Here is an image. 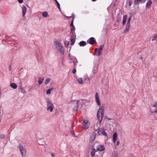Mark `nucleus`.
Instances as JSON below:
<instances>
[{"instance_id": "nucleus-1", "label": "nucleus", "mask_w": 157, "mask_h": 157, "mask_svg": "<svg viewBox=\"0 0 157 157\" xmlns=\"http://www.w3.org/2000/svg\"><path fill=\"white\" fill-rule=\"evenodd\" d=\"M90 102L89 100H81L77 101L75 105V107L73 108V110L74 111H76L78 109V106L81 105H82L83 103H89Z\"/></svg>"}, {"instance_id": "nucleus-2", "label": "nucleus", "mask_w": 157, "mask_h": 157, "mask_svg": "<svg viewBox=\"0 0 157 157\" xmlns=\"http://www.w3.org/2000/svg\"><path fill=\"white\" fill-rule=\"evenodd\" d=\"M104 107L102 106L101 108L99 109V122L100 123L101 122L102 120V117L104 115Z\"/></svg>"}, {"instance_id": "nucleus-3", "label": "nucleus", "mask_w": 157, "mask_h": 157, "mask_svg": "<svg viewBox=\"0 0 157 157\" xmlns=\"http://www.w3.org/2000/svg\"><path fill=\"white\" fill-rule=\"evenodd\" d=\"M56 48L60 52V53L63 54L64 51L61 44L58 41L56 42Z\"/></svg>"}, {"instance_id": "nucleus-4", "label": "nucleus", "mask_w": 157, "mask_h": 157, "mask_svg": "<svg viewBox=\"0 0 157 157\" xmlns=\"http://www.w3.org/2000/svg\"><path fill=\"white\" fill-rule=\"evenodd\" d=\"M20 152L22 157H25L26 153V150L23 146H20L19 147Z\"/></svg>"}, {"instance_id": "nucleus-5", "label": "nucleus", "mask_w": 157, "mask_h": 157, "mask_svg": "<svg viewBox=\"0 0 157 157\" xmlns=\"http://www.w3.org/2000/svg\"><path fill=\"white\" fill-rule=\"evenodd\" d=\"M83 128L84 129L86 130L89 128L90 125V123L88 121L84 120H83Z\"/></svg>"}, {"instance_id": "nucleus-6", "label": "nucleus", "mask_w": 157, "mask_h": 157, "mask_svg": "<svg viewBox=\"0 0 157 157\" xmlns=\"http://www.w3.org/2000/svg\"><path fill=\"white\" fill-rule=\"evenodd\" d=\"M87 42L88 43L92 44H94L96 42V41L94 38L91 37L89 39L87 40Z\"/></svg>"}, {"instance_id": "nucleus-7", "label": "nucleus", "mask_w": 157, "mask_h": 157, "mask_svg": "<svg viewBox=\"0 0 157 157\" xmlns=\"http://www.w3.org/2000/svg\"><path fill=\"white\" fill-rule=\"evenodd\" d=\"M96 136V133L93 132L91 135L90 141V142H92L95 139Z\"/></svg>"}, {"instance_id": "nucleus-8", "label": "nucleus", "mask_w": 157, "mask_h": 157, "mask_svg": "<svg viewBox=\"0 0 157 157\" xmlns=\"http://www.w3.org/2000/svg\"><path fill=\"white\" fill-rule=\"evenodd\" d=\"M131 26L130 24H126V25L123 33H126L128 32L129 29L130 27Z\"/></svg>"}, {"instance_id": "nucleus-9", "label": "nucleus", "mask_w": 157, "mask_h": 157, "mask_svg": "<svg viewBox=\"0 0 157 157\" xmlns=\"http://www.w3.org/2000/svg\"><path fill=\"white\" fill-rule=\"evenodd\" d=\"M117 133L116 132H115L113 133V140L114 143H115L117 139Z\"/></svg>"}, {"instance_id": "nucleus-10", "label": "nucleus", "mask_w": 157, "mask_h": 157, "mask_svg": "<svg viewBox=\"0 0 157 157\" xmlns=\"http://www.w3.org/2000/svg\"><path fill=\"white\" fill-rule=\"evenodd\" d=\"M98 151V148L97 147L96 150H95L94 148L92 149L91 155L92 156H93L95 155V153L96 151Z\"/></svg>"}, {"instance_id": "nucleus-11", "label": "nucleus", "mask_w": 157, "mask_h": 157, "mask_svg": "<svg viewBox=\"0 0 157 157\" xmlns=\"http://www.w3.org/2000/svg\"><path fill=\"white\" fill-rule=\"evenodd\" d=\"M98 64H96L94 66L93 72L94 74L96 73L98 71Z\"/></svg>"}, {"instance_id": "nucleus-12", "label": "nucleus", "mask_w": 157, "mask_h": 157, "mask_svg": "<svg viewBox=\"0 0 157 157\" xmlns=\"http://www.w3.org/2000/svg\"><path fill=\"white\" fill-rule=\"evenodd\" d=\"M27 12V9L25 6H23L22 7V15L24 17Z\"/></svg>"}, {"instance_id": "nucleus-13", "label": "nucleus", "mask_w": 157, "mask_h": 157, "mask_svg": "<svg viewBox=\"0 0 157 157\" xmlns=\"http://www.w3.org/2000/svg\"><path fill=\"white\" fill-rule=\"evenodd\" d=\"M127 15H125L123 16V20L122 22L123 25H124L125 24L126 21L127 19Z\"/></svg>"}, {"instance_id": "nucleus-14", "label": "nucleus", "mask_w": 157, "mask_h": 157, "mask_svg": "<svg viewBox=\"0 0 157 157\" xmlns=\"http://www.w3.org/2000/svg\"><path fill=\"white\" fill-rule=\"evenodd\" d=\"M56 88L54 87H52L48 89L46 91V93L47 94H50L51 93V91L54 90H55Z\"/></svg>"}, {"instance_id": "nucleus-15", "label": "nucleus", "mask_w": 157, "mask_h": 157, "mask_svg": "<svg viewBox=\"0 0 157 157\" xmlns=\"http://www.w3.org/2000/svg\"><path fill=\"white\" fill-rule=\"evenodd\" d=\"M105 147L103 145H99V151H101L105 150Z\"/></svg>"}, {"instance_id": "nucleus-16", "label": "nucleus", "mask_w": 157, "mask_h": 157, "mask_svg": "<svg viewBox=\"0 0 157 157\" xmlns=\"http://www.w3.org/2000/svg\"><path fill=\"white\" fill-rule=\"evenodd\" d=\"M47 106H54L53 104L52 103V101L48 99L47 101Z\"/></svg>"}, {"instance_id": "nucleus-17", "label": "nucleus", "mask_w": 157, "mask_h": 157, "mask_svg": "<svg viewBox=\"0 0 157 157\" xmlns=\"http://www.w3.org/2000/svg\"><path fill=\"white\" fill-rule=\"evenodd\" d=\"M100 132L101 133V134H102L103 135L106 136V137L108 136V135L105 132V131H101L100 130V129H99V133ZM100 134L99 133V135Z\"/></svg>"}, {"instance_id": "nucleus-18", "label": "nucleus", "mask_w": 157, "mask_h": 157, "mask_svg": "<svg viewBox=\"0 0 157 157\" xmlns=\"http://www.w3.org/2000/svg\"><path fill=\"white\" fill-rule=\"evenodd\" d=\"M79 44L80 46H84L86 45V42L85 41H82L79 43Z\"/></svg>"}, {"instance_id": "nucleus-19", "label": "nucleus", "mask_w": 157, "mask_h": 157, "mask_svg": "<svg viewBox=\"0 0 157 157\" xmlns=\"http://www.w3.org/2000/svg\"><path fill=\"white\" fill-rule=\"evenodd\" d=\"M104 45H100L99 47V56L101 54V51Z\"/></svg>"}, {"instance_id": "nucleus-20", "label": "nucleus", "mask_w": 157, "mask_h": 157, "mask_svg": "<svg viewBox=\"0 0 157 157\" xmlns=\"http://www.w3.org/2000/svg\"><path fill=\"white\" fill-rule=\"evenodd\" d=\"M10 86L12 88L14 89H16L17 87V86L16 84L13 83H11Z\"/></svg>"}, {"instance_id": "nucleus-21", "label": "nucleus", "mask_w": 157, "mask_h": 157, "mask_svg": "<svg viewBox=\"0 0 157 157\" xmlns=\"http://www.w3.org/2000/svg\"><path fill=\"white\" fill-rule=\"evenodd\" d=\"M152 3V2L150 0L148 1L146 3V7L148 8Z\"/></svg>"}, {"instance_id": "nucleus-22", "label": "nucleus", "mask_w": 157, "mask_h": 157, "mask_svg": "<svg viewBox=\"0 0 157 157\" xmlns=\"http://www.w3.org/2000/svg\"><path fill=\"white\" fill-rule=\"evenodd\" d=\"M44 79L43 77H40L39 78L38 80V83L39 85H41L43 82Z\"/></svg>"}, {"instance_id": "nucleus-23", "label": "nucleus", "mask_w": 157, "mask_h": 157, "mask_svg": "<svg viewBox=\"0 0 157 157\" xmlns=\"http://www.w3.org/2000/svg\"><path fill=\"white\" fill-rule=\"evenodd\" d=\"M54 106H47V110L48 111L49 110L50 112H52L53 111V108Z\"/></svg>"}, {"instance_id": "nucleus-24", "label": "nucleus", "mask_w": 157, "mask_h": 157, "mask_svg": "<svg viewBox=\"0 0 157 157\" xmlns=\"http://www.w3.org/2000/svg\"><path fill=\"white\" fill-rule=\"evenodd\" d=\"M18 89L21 90V92L23 94H25L26 93L24 89L22 88L21 86H19L18 87Z\"/></svg>"}, {"instance_id": "nucleus-25", "label": "nucleus", "mask_w": 157, "mask_h": 157, "mask_svg": "<svg viewBox=\"0 0 157 157\" xmlns=\"http://www.w3.org/2000/svg\"><path fill=\"white\" fill-rule=\"evenodd\" d=\"M98 122L96 124L94 125V128L95 131L97 132V133H98V131H97L98 130Z\"/></svg>"}, {"instance_id": "nucleus-26", "label": "nucleus", "mask_w": 157, "mask_h": 157, "mask_svg": "<svg viewBox=\"0 0 157 157\" xmlns=\"http://www.w3.org/2000/svg\"><path fill=\"white\" fill-rule=\"evenodd\" d=\"M48 15V13L46 12H43L42 13V16L44 17H46Z\"/></svg>"}, {"instance_id": "nucleus-27", "label": "nucleus", "mask_w": 157, "mask_h": 157, "mask_svg": "<svg viewBox=\"0 0 157 157\" xmlns=\"http://www.w3.org/2000/svg\"><path fill=\"white\" fill-rule=\"evenodd\" d=\"M112 157H117V154L116 152L114 151L112 153Z\"/></svg>"}, {"instance_id": "nucleus-28", "label": "nucleus", "mask_w": 157, "mask_h": 157, "mask_svg": "<svg viewBox=\"0 0 157 157\" xmlns=\"http://www.w3.org/2000/svg\"><path fill=\"white\" fill-rule=\"evenodd\" d=\"M95 99L97 104L98 105V92L96 93Z\"/></svg>"}, {"instance_id": "nucleus-29", "label": "nucleus", "mask_w": 157, "mask_h": 157, "mask_svg": "<svg viewBox=\"0 0 157 157\" xmlns=\"http://www.w3.org/2000/svg\"><path fill=\"white\" fill-rule=\"evenodd\" d=\"M71 41V45H73L75 42V40L74 39H71L70 40Z\"/></svg>"}, {"instance_id": "nucleus-30", "label": "nucleus", "mask_w": 157, "mask_h": 157, "mask_svg": "<svg viewBox=\"0 0 157 157\" xmlns=\"http://www.w3.org/2000/svg\"><path fill=\"white\" fill-rule=\"evenodd\" d=\"M78 81L79 84H82L83 83V80L81 78H78Z\"/></svg>"}, {"instance_id": "nucleus-31", "label": "nucleus", "mask_w": 157, "mask_h": 157, "mask_svg": "<svg viewBox=\"0 0 157 157\" xmlns=\"http://www.w3.org/2000/svg\"><path fill=\"white\" fill-rule=\"evenodd\" d=\"M50 80H51L50 78H48L46 79L45 80V83L46 84H48Z\"/></svg>"}, {"instance_id": "nucleus-32", "label": "nucleus", "mask_w": 157, "mask_h": 157, "mask_svg": "<svg viewBox=\"0 0 157 157\" xmlns=\"http://www.w3.org/2000/svg\"><path fill=\"white\" fill-rule=\"evenodd\" d=\"M95 53H94L93 55H96L97 56H98V50H97V48H96L95 50Z\"/></svg>"}, {"instance_id": "nucleus-33", "label": "nucleus", "mask_w": 157, "mask_h": 157, "mask_svg": "<svg viewBox=\"0 0 157 157\" xmlns=\"http://www.w3.org/2000/svg\"><path fill=\"white\" fill-rule=\"evenodd\" d=\"M55 2H56L57 5V7L58 8L60 9V4L59 2L57 1V0H55Z\"/></svg>"}, {"instance_id": "nucleus-34", "label": "nucleus", "mask_w": 157, "mask_h": 157, "mask_svg": "<svg viewBox=\"0 0 157 157\" xmlns=\"http://www.w3.org/2000/svg\"><path fill=\"white\" fill-rule=\"evenodd\" d=\"M5 137V135L3 134H0V139H2Z\"/></svg>"}, {"instance_id": "nucleus-35", "label": "nucleus", "mask_w": 157, "mask_h": 157, "mask_svg": "<svg viewBox=\"0 0 157 157\" xmlns=\"http://www.w3.org/2000/svg\"><path fill=\"white\" fill-rule=\"evenodd\" d=\"M65 46L67 47L69 44V42L68 41H66L64 42Z\"/></svg>"}, {"instance_id": "nucleus-36", "label": "nucleus", "mask_w": 157, "mask_h": 157, "mask_svg": "<svg viewBox=\"0 0 157 157\" xmlns=\"http://www.w3.org/2000/svg\"><path fill=\"white\" fill-rule=\"evenodd\" d=\"M131 20V17H130L128 19V21L127 22V24H130V21Z\"/></svg>"}, {"instance_id": "nucleus-37", "label": "nucleus", "mask_w": 157, "mask_h": 157, "mask_svg": "<svg viewBox=\"0 0 157 157\" xmlns=\"http://www.w3.org/2000/svg\"><path fill=\"white\" fill-rule=\"evenodd\" d=\"M132 0H128L129 5V6H131L132 5Z\"/></svg>"}, {"instance_id": "nucleus-38", "label": "nucleus", "mask_w": 157, "mask_h": 157, "mask_svg": "<svg viewBox=\"0 0 157 157\" xmlns=\"http://www.w3.org/2000/svg\"><path fill=\"white\" fill-rule=\"evenodd\" d=\"M137 4H139V3H138V2H137V1H136V0H135L134 1V5H137Z\"/></svg>"}, {"instance_id": "nucleus-39", "label": "nucleus", "mask_w": 157, "mask_h": 157, "mask_svg": "<svg viewBox=\"0 0 157 157\" xmlns=\"http://www.w3.org/2000/svg\"><path fill=\"white\" fill-rule=\"evenodd\" d=\"M153 106L155 107V108H157V101L155 102Z\"/></svg>"}, {"instance_id": "nucleus-40", "label": "nucleus", "mask_w": 157, "mask_h": 157, "mask_svg": "<svg viewBox=\"0 0 157 157\" xmlns=\"http://www.w3.org/2000/svg\"><path fill=\"white\" fill-rule=\"evenodd\" d=\"M76 72V69L75 68L73 70V71H72L73 74H75V73Z\"/></svg>"}, {"instance_id": "nucleus-41", "label": "nucleus", "mask_w": 157, "mask_h": 157, "mask_svg": "<svg viewBox=\"0 0 157 157\" xmlns=\"http://www.w3.org/2000/svg\"><path fill=\"white\" fill-rule=\"evenodd\" d=\"M18 0V2L20 3H21L23 2V0Z\"/></svg>"}, {"instance_id": "nucleus-42", "label": "nucleus", "mask_w": 157, "mask_h": 157, "mask_svg": "<svg viewBox=\"0 0 157 157\" xmlns=\"http://www.w3.org/2000/svg\"><path fill=\"white\" fill-rule=\"evenodd\" d=\"M73 20H74V19H73V20L71 22V26H74V25H73Z\"/></svg>"}, {"instance_id": "nucleus-43", "label": "nucleus", "mask_w": 157, "mask_h": 157, "mask_svg": "<svg viewBox=\"0 0 157 157\" xmlns=\"http://www.w3.org/2000/svg\"><path fill=\"white\" fill-rule=\"evenodd\" d=\"M154 37H155V40L157 41V35L154 36Z\"/></svg>"}, {"instance_id": "nucleus-44", "label": "nucleus", "mask_w": 157, "mask_h": 157, "mask_svg": "<svg viewBox=\"0 0 157 157\" xmlns=\"http://www.w3.org/2000/svg\"><path fill=\"white\" fill-rule=\"evenodd\" d=\"M2 111V107L1 106V105H0V114L1 113Z\"/></svg>"}, {"instance_id": "nucleus-45", "label": "nucleus", "mask_w": 157, "mask_h": 157, "mask_svg": "<svg viewBox=\"0 0 157 157\" xmlns=\"http://www.w3.org/2000/svg\"><path fill=\"white\" fill-rule=\"evenodd\" d=\"M119 143H120L119 141H117V144H116L117 146H118L119 144Z\"/></svg>"}, {"instance_id": "nucleus-46", "label": "nucleus", "mask_w": 157, "mask_h": 157, "mask_svg": "<svg viewBox=\"0 0 157 157\" xmlns=\"http://www.w3.org/2000/svg\"><path fill=\"white\" fill-rule=\"evenodd\" d=\"M156 40L155 37H154V36L153 37V38L151 39V41H153L154 40Z\"/></svg>"}, {"instance_id": "nucleus-47", "label": "nucleus", "mask_w": 157, "mask_h": 157, "mask_svg": "<svg viewBox=\"0 0 157 157\" xmlns=\"http://www.w3.org/2000/svg\"><path fill=\"white\" fill-rule=\"evenodd\" d=\"M75 102V101H71V104L74 103V102Z\"/></svg>"}, {"instance_id": "nucleus-48", "label": "nucleus", "mask_w": 157, "mask_h": 157, "mask_svg": "<svg viewBox=\"0 0 157 157\" xmlns=\"http://www.w3.org/2000/svg\"><path fill=\"white\" fill-rule=\"evenodd\" d=\"M51 155H52V156L53 157H54V156H55V154L53 153H51Z\"/></svg>"}, {"instance_id": "nucleus-49", "label": "nucleus", "mask_w": 157, "mask_h": 157, "mask_svg": "<svg viewBox=\"0 0 157 157\" xmlns=\"http://www.w3.org/2000/svg\"><path fill=\"white\" fill-rule=\"evenodd\" d=\"M101 105V103L100 102L99 99V106H100Z\"/></svg>"}, {"instance_id": "nucleus-50", "label": "nucleus", "mask_w": 157, "mask_h": 157, "mask_svg": "<svg viewBox=\"0 0 157 157\" xmlns=\"http://www.w3.org/2000/svg\"><path fill=\"white\" fill-rule=\"evenodd\" d=\"M11 65H10V67H9V71H10L11 70Z\"/></svg>"}, {"instance_id": "nucleus-51", "label": "nucleus", "mask_w": 157, "mask_h": 157, "mask_svg": "<svg viewBox=\"0 0 157 157\" xmlns=\"http://www.w3.org/2000/svg\"><path fill=\"white\" fill-rule=\"evenodd\" d=\"M154 112L155 113H156L157 114V110H156L155 111H154Z\"/></svg>"}, {"instance_id": "nucleus-52", "label": "nucleus", "mask_w": 157, "mask_h": 157, "mask_svg": "<svg viewBox=\"0 0 157 157\" xmlns=\"http://www.w3.org/2000/svg\"><path fill=\"white\" fill-rule=\"evenodd\" d=\"M121 21V20L120 19H118L117 21V22H119L120 21Z\"/></svg>"}, {"instance_id": "nucleus-53", "label": "nucleus", "mask_w": 157, "mask_h": 157, "mask_svg": "<svg viewBox=\"0 0 157 157\" xmlns=\"http://www.w3.org/2000/svg\"><path fill=\"white\" fill-rule=\"evenodd\" d=\"M97 117L98 118V111L97 112Z\"/></svg>"}, {"instance_id": "nucleus-54", "label": "nucleus", "mask_w": 157, "mask_h": 157, "mask_svg": "<svg viewBox=\"0 0 157 157\" xmlns=\"http://www.w3.org/2000/svg\"><path fill=\"white\" fill-rule=\"evenodd\" d=\"M107 119H108L109 120H112V119L111 118H107Z\"/></svg>"}, {"instance_id": "nucleus-55", "label": "nucleus", "mask_w": 157, "mask_h": 157, "mask_svg": "<svg viewBox=\"0 0 157 157\" xmlns=\"http://www.w3.org/2000/svg\"><path fill=\"white\" fill-rule=\"evenodd\" d=\"M141 0H136V1H137V2H140Z\"/></svg>"}, {"instance_id": "nucleus-56", "label": "nucleus", "mask_w": 157, "mask_h": 157, "mask_svg": "<svg viewBox=\"0 0 157 157\" xmlns=\"http://www.w3.org/2000/svg\"><path fill=\"white\" fill-rule=\"evenodd\" d=\"M66 17H72V16H69V17L66 16Z\"/></svg>"}, {"instance_id": "nucleus-57", "label": "nucleus", "mask_w": 157, "mask_h": 157, "mask_svg": "<svg viewBox=\"0 0 157 157\" xmlns=\"http://www.w3.org/2000/svg\"><path fill=\"white\" fill-rule=\"evenodd\" d=\"M96 0H92V1L93 2H95L96 1Z\"/></svg>"}, {"instance_id": "nucleus-58", "label": "nucleus", "mask_w": 157, "mask_h": 157, "mask_svg": "<svg viewBox=\"0 0 157 157\" xmlns=\"http://www.w3.org/2000/svg\"><path fill=\"white\" fill-rule=\"evenodd\" d=\"M16 43H18V41H16Z\"/></svg>"}, {"instance_id": "nucleus-59", "label": "nucleus", "mask_w": 157, "mask_h": 157, "mask_svg": "<svg viewBox=\"0 0 157 157\" xmlns=\"http://www.w3.org/2000/svg\"><path fill=\"white\" fill-rule=\"evenodd\" d=\"M141 59H142V57H141Z\"/></svg>"}, {"instance_id": "nucleus-60", "label": "nucleus", "mask_w": 157, "mask_h": 157, "mask_svg": "<svg viewBox=\"0 0 157 157\" xmlns=\"http://www.w3.org/2000/svg\"><path fill=\"white\" fill-rule=\"evenodd\" d=\"M73 15V13H72V15Z\"/></svg>"}]
</instances>
